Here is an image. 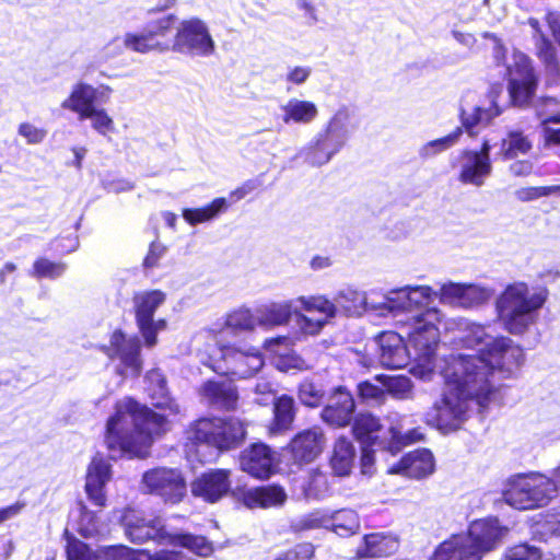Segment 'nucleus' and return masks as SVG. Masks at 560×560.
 <instances>
[{
    "instance_id": "nucleus-31",
    "label": "nucleus",
    "mask_w": 560,
    "mask_h": 560,
    "mask_svg": "<svg viewBox=\"0 0 560 560\" xmlns=\"http://www.w3.org/2000/svg\"><path fill=\"white\" fill-rule=\"evenodd\" d=\"M355 457L353 443L346 436L338 438L332 446L329 458L330 467L336 476H349Z\"/></svg>"
},
{
    "instance_id": "nucleus-4",
    "label": "nucleus",
    "mask_w": 560,
    "mask_h": 560,
    "mask_svg": "<svg viewBox=\"0 0 560 560\" xmlns=\"http://www.w3.org/2000/svg\"><path fill=\"white\" fill-rule=\"evenodd\" d=\"M247 428L248 423L235 416H205L189 424L187 439L196 447L205 445L224 454L243 446Z\"/></svg>"
},
{
    "instance_id": "nucleus-8",
    "label": "nucleus",
    "mask_w": 560,
    "mask_h": 560,
    "mask_svg": "<svg viewBox=\"0 0 560 560\" xmlns=\"http://www.w3.org/2000/svg\"><path fill=\"white\" fill-rule=\"evenodd\" d=\"M509 104L520 109L534 105L539 85V75L532 59L525 54H514L506 68Z\"/></svg>"
},
{
    "instance_id": "nucleus-7",
    "label": "nucleus",
    "mask_w": 560,
    "mask_h": 560,
    "mask_svg": "<svg viewBox=\"0 0 560 560\" xmlns=\"http://www.w3.org/2000/svg\"><path fill=\"white\" fill-rule=\"evenodd\" d=\"M351 432L360 444L375 445L377 451L392 456L416 441L409 434H402L395 425H385L381 417L371 411H360L354 416Z\"/></svg>"
},
{
    "instance_id": "nucleus-44",
    "label": "nucleus",
    "mask_w": 560,
    "mask_h": 560,
    "mask_svg": "<svg viewBox=\"0 0 560 560\" xmlns=\"http://www.w3.org/2000/svg\"><path fill=\"white\" fill-rule=\"evenodd\" d=\"M63 537L66 539V557L67 560H96L97 556L92 551L90 546L84 541L74 537L68 529H65Z\"/></svg>"
},
{
    "instance_id": "nucleus-63",
    "label": "nucleus",
    "mask_w": 560,
    "mask_h": 560,
    "mask_svg": "<svg viewBox=\"0 0 560 560\" xmlns=\"http://www.w3.org/2000/svg\"><path fill=\"white\" fill-rule=\"evenodd\" d=\"M276 366L279 371L288 372L290 370H303L304 360L296 353H285L279 355Z\"/></svg>"
},
{
    "instance_id": "nucleus-5",
    "label": "nucleus",
    "mask_w": 560,
    "mask_h": 560,
    "mask_svg": "<svg viewBox=\"0 0 560 560\" xmlns=\"http://www.w3.org/2000/svg\"><path fill=\"white\" fill-rule=\"evenodd\" d=\"M547 300L546 290L529 294L524 282L509 284L497 300V310L504 328L513 335L524 334L536 320V312Z\"/></svg>"
},
{
    "instance_id": "nucleus-16",
    "label": "nucleus",
    "mask_w": 560,
    "mask_h": 560,
    "mask_svg": "<svg viewBox=\"0 0 560 560\" xmlns=\"http://www.w3.org/2000/svg\"><path fill=\"white\" fill-rule=\"evenodd\" d=\"M233 489L230 468L207 469L190 482L191 495L208 504H215L228 495L232 498Z\"/></svg>"
},
{
    "instance_id": "nucleus-19",
    "label": "nucleus",
    "mask_w": 560,
    "mask_h": 560,
    "mask_svg": "<svg viewBox=\"0 0 560 560\" xmlns=\"http://www.w3.org/2000/svg\"><path fill=\"white\" fill-rule=\"evenodd\" d=\"M325 435L318 427L298 432L288 443L285 451L293 464L305 465L315 460L323 452Z\"/></svg>"
},
{
    "instance_id": "nucleus-1",
    "label": "nucleus",
    "mask_w": 560,
    "mask_h": 560,
    "mask_svg": "<svg viewBox=\"0 0 560 560\" xmlns=\"http://www.w3.org/2000/svg\"><path fill=\"white\" fill-rule=\"evenodd\" d=\"M487 371L477 358H447L441 370L445 388L427 412V424L442 433L454 432L468 419L469 401L486 409L492 399Z\"/></svg>"
},
{
    "instance_id": "nucleus-37",
    "label": "nucleus",
    "mask_w": 560,
    "mask_h": 560,
    "mask_svg": "<svg viewBox=\"0 0 560 560\" xmlns=\"http://www.w3.org/2000/svg\"><path fill=\"white\" fill-rule=\"evenodd\" d=\"M502 109L497 105L494 101L489 108H482L475 106L470 114L466 113L465 109H460L459 119L462 122V131H467L470 136L476 135L474 128L480 122L489 124L494 117L501 115Z\"/></svg>"
},
{
    "instance_id": "nucleus-6",
    "label": "nucleus",
    "mask_w": 560,
    "mask_h": 560,
    "mask_svg": "<svg viewBox=\"0 0 560 560\" xmlns=\"http://www.w3.org/2000/svg\"><path fill=\"white\" fill-rule=\"evenodd\" d=\"M556 497V483L540 472L520 474L509 479L503 490L506 504L517 510H536Z\"/></svg>"
},
{
    "instance_id": "nucleus-55",
    "label": "nucleus",
    "mask_w": 560,
    "mask_h": 560,
    "mask_svg": "<svg viewBox=\"0 0 560 560\" xmlns=\"http://www.w3.org/2000/svg\"><path fill=\"white\" fill-rule=\"evenodd\" d=\"M315 555V547L311 542H300L282 552L275 560H311Z\"/></svg>"
},
{
    "instance_id": "nucleus-20",
    "label": "nucleus",
    "mask_w": 560,
    "mask_h": 560,
    "mask_svg": "<svg viewBox=\"0 0 560 560\" xmlns=\"http://www.w3.org/2000/svg\"><path fill=\"white\" fill-rule=\"evenodd\" d=\"M509 348L512 351L520 353V346L514 343L511 338L499 336L493 338L482 349H480L478 354H452L448 358H477L480 360L482 364L487 366V380L492 386L491 397H493V395L498 392V387L493 382L494 370H502V363L504 362L502 358H504V353L505 351H509Z\"/></svg>"
},
{
    "instance_id": "nucleus-50",
    "label": "nucleus",
    "mask_w": 560,
    "mask_h": 560,
    "mask_svg": "<svg viewBox=\"0 0 560 560\" xmlns=\"http://www.w3.org/2000/svg\"><path fill=\"white\" fill-rule=\"evenodd\" d=\"M485 301L486 292L483 289L475 284H465L460 298L456 302V305L465 308H471L481 305Z\"/></svg>"
},
{
    "instance_id": "nucleus-18",
    "label": "nucleus",
    "mask_w": 560,
    "mask_h": 560,
    "mask_svg": "<svg viewBox=\"0 0 560 560\" xmlns=\"http://www.w3.org/2000/svg\"><path fill=\"white\" fill-rule=\"evenodd\" d=\"M232 499L235 503L249 509H270L282 505L287 500V493L282 486L269 483L248 488L246 485H238L232 490Z\"/></svg>"
},
{
    "instance_id": "nucleus-35",
    "label": "nucleus",
    "mask_w": 560,
    "mask_h": 560,
    "mask_svg": "<svg viewBox=\"0 0 560 560\" xmlns=\"http://www.w3.org/2000/svg\"><path fill=\"white\" fill-rule=\"evenodd\" d=\"M328 528L340 537L354 535L359 528V517L354 510L340 509L331 514L328 513Z\"/></svg>"
},
{
    "instance_id": "nucleus-47",
    "label": "nucleus",
    "mask_w": 560,
    "mask_h": 560,
    "mask_svg": "<svg viewBox=\"0 0 560 560\" xmlns=\"http://www.w3.org/2000/svg\"><path fill=\"white\" fill-rule=\"evenodd\" d=\"M75 530L84 538H92L100 534L97 517L94 512L80 503V515Z\"/></svg>"
},
{
    "instance_id": "nucleus-46",
    "label": "nucleus",
    "mask_w": 560,
    "mask_h": 560,
    "mask_svg": "<svg viewBox=\"0 0 560 560\" xmlns=\"http://www.w3.org/2000/svg\"><path fill=\"white\" fill-rule=\"evenodd\" d=\"M145 550L133 549L126 545L104 546L100 549V557L103 560H142Z\"/></svg>"
},
{
    "instance_id": "nucleus-39",
    "label": "nucleus",
    "mask_w": 560,
    "mask_h": 560,
    "mask_svg": "<svg viewBox=\"0 0 560 560\" xmlns=\"http://www.w3.org/2000/svg\"><path fill=\"white\" fill-rule=\"evenodd\" d=\"M430 560H472L458 534L441 542Z\"/></svg>"
},
{
    "instance_id": "nucleus-25",
    "label": "nucleus",
    "mask_w": 560,
    "mask_h": 560,
    "mask_svg": "<svg viewBox=\"0 0 560 560\" xmlns=\"http://www.w3.org/2000/svg\"><path fill=\"white\" fill-rule=\"evenodd\" d=\"M378 361L392 370L406 368L410 362L409 350L402 337L395 331H383L377 336Z\"/></svg>"
},
{
    "instance_id": "nucleus-57",
    "label": "nucleus",
    "mask_w": 560,
    "mask_h": 560,
    "mask_svg": "<svg viewBox=\"0 0 560 560\" xmlns=\"http://www.w3.org/2000/svg\"><path fill=\"white\" fill-rule=\"evenodd\" d=\"M357 394L361 401H381L385 398V390L370 381H362L357 385Z\"/></svg>"
},
{
    "instance_id": "nucleus-13",
    "label": "nucleus",
    "mask_w": 560,
    "mask_h": 560,
    "mask_svg": "<svg viewBox=\"0 0 560 560\" xmlns=\"http://www.w3.org/2000/svg\"><path fill=\"white\" fill-rule=\"evenodd\" d=\"M119 523L125 536L132 544H144L150 540L165 545L168 532L158 518H148L138 510L126 506L121 510Z\"/></svg>"
},
{
    "instance_id": "nucleus-24",
    "label": "nucleus",
    "mask_w": 560,
    "mask_h": 560,
    "mask_svg": "<svg viewBox=\"0 0 560 560\" xmlns=\"http://www.w3.org/2000/svg\"><path fill=\"white\" fill-rule=\"evenodd\" d=\"M110 477V465L103 457H93L86 469L84 491L90 502L98 509L106 506L105 487Z\"/></svg>"
},
{
    "instance_id": "nucleus-49",
    "label": "nucleus",
    "mask_w": 560,
    "mask_h": 560,
    "mask_svg": "<svg viewBox=\"0 0 560 560\" xmlns=\"http://www.w3.org/2000/svg\"><path fill=\"white\" fill-rule=\"evenodd\" d=\"M291 306L289 304H272L266 307L262 315V323L279 326L287 324L291 318Z\"/></svg>"
},
{
    "instance_id": "nucleus-48",
    "label": "nucleus",
    "mask_w": 560,
    "mask_h": 560,
    "mask_svg": "<svg viewBox=\"0 0 560 560\" xmlns=\"http://www.w3.org/2000/svg\"><path fill=\"white\" fill-rule=\"evenodd\" d=\"M460 136H462V128L457 127L451 133H448L442 138L429 141L421 149V156L430 158V156H433V155L448 149L458 140V138Z\"/></svg>"
},
{
    "instance_id": "nucleus-43",
    "label": "nucleus",
    "mask_w": 560,
    "mask_h": 560,
    "mask_svg": "<svg viewBox=\"0 0 560 560\" xmlns=\"http://www.w3.org/2000/svg\"><path fill=\"white\" fill-rule=\"evenodd\" d=\"M328 513L322 510H313L291 523L293 533H303L313 529L328 528Z\"/></svg>"
},
{
    "instance_id": "nucleus-26",
    "label": "nucleus",
    "mask_w": 560,
    "mask_h": 560,
    "mask_svg": "<svg viewBox=\"0 0 560 560\" xmlns=\"http://www.w3.org/2000/svg\"><path fill=\"white\" fill-rule=\"evenodd\" d=\"M145 392L151 399L152 406L156 409L170 410L173 413L178 412V405L170 396L166 377L156 369L150 370L145 374Z\"/></svg>"
},
{
    "instance_id": "nucleus-61",
    "label": "nucleus",
    "mask_w": 560,
    "mask_h": 560,
    "mask_svg": "<svg viewBox=\"0 0 560 560\" xmlns=\"http://www.w3.org/2000/svg\"><path fill=\"white\" fill-rule=\"evenodd\" d=\"M552 194L550 186L523 187L515 191L520 201L527 202Z\"/></svg>"
},
{
    "instance_id": "nucleus-38",
    "label": "nucleus",
    "mask_w": 560,
    "mask_h": 560,
    "mask_svg": "<svg viewBox=\"0 0 560 560\" xmlns=\"http://www.w3.org/2000/svg\"><path fill=\"white\" fill-rule=\"evenodd\" d=\"M283 121L289 124L291 121L296 124H308L318 114L317 107L313 102L291 100L283 107Z\"/></svg>"
},
{
    "instance_id": "nucleus-40",
    "label": "nucleus",
    "mask_w": 560,
    "mask_h": 560,
    "mask_svg": "<svg viewBox=\"0 0 560 560\" xmlns=\"http://www.w3.org/2000/svg\"><path fill=\"white\" fill-rule=\"evenodd\" d=\"M345 300L346 294L342 292L335 298V302L324 296H316L305 303V310L319 312L324 314L327 319L336 315L338 307L342 308L346 313L351 312V307L345 304Z\"/></svg>"
},
{
    "instance_id": "nucleus-62",
    "label": "nucleus",
    "mask_w": 560,
    "mask_h": 560,
    "mask_svg": "<svg viewBox=\"0 0 560 560\" xmlns=\"http://www.w3.org/2000/svg\"><path fill=\"white\" fill-rule=\"evenodd\" d=\"M465 284L448 282L444 283L439 291V298L442 303L456 304L464 290Z\"/></svg>"
},
{
    "instance_id": "nucleus-17",
    "label": "nucleus",
    "mask_w": 560,
    "mask_h": 560,
    "mask_svg": "<svg viewBox=\"0 0 560 560\" xmlns=\"http://www.w3.org/2000/svg\"><path fill=\"white\" fill-rule=\"evenodd\" d=\"M98 349L109 359H118L124 369L129 370L135 376H139L142 370L141 345L137 336L128 338L120 329H115L107 345Z\"/></svg>"
},
{
    "instance_id": "nucleus-11",
    "label": "nucleus",
    "mask_w": 560,
    "mask_h": 560,
    "mask_svg": "<svg viewBox=\"0 0 560 560\" xmlns=\"http://www.w3.org/2000/svg\"><path fill=\"white\" fill-rule=\"evenodd\" d=\"M143 492L162 499L165 504L180 503L187 493L183 472L176 468L155 467L142 475Z\"/></svg>"
},
{
    "instance_id": "nucleus-2",
    "label": "nucleus",
    "mask_w": 560,
    "mask_h": 560,
    "mask_svg": "<svg viewBox=\"0 0 560 560\" xmlns=\"http://www.w3.org/2000/svg\"><path fill=\"white\" fill-rule=\"evenodd\" d=\"M124 46L139 54L174 51L192 56H210L215 44L207 24L192 16L179 21L175 13L149 20L142 32L124 35Z\"/></svg>"
},
{
    "instance_id": "nucleus-27",
    "label": "nucleus",
    "mask_w": 560,
    "mask_h": 560,
    "mask_svg": "<svg viewBox=\"0 0 560 560\" xmlns=\"http://www.w3.org/2000/svg\"><path fill=\"white\" fill-rule=\"evenodd\" d=\"M399 547L396 537L383 533H370L363 536L355 550L357 558H382L394 555Z\"/></svg>"
},
{
    "instance_id": "nucleus-29",
    "label": "nucleus",
    "mask_w": 560,
    "mask_h": 560,
    "mask_svg": "<svg viewBox=\"0 0 560 560\" xmlns=\"http://www.w3.org/2000/svg\"><path fill=\"white\" fill-rule=\"evenodd\" d=\"M459 160L462 164L457 179L464 185L480 187L492 172V163L482 161L477 155L469 154L464 150L459 153Z\"/></svg>"
},
{
    "instance_id": "nucleus-15",
    "label": "nucleus",
    "mask_w": 560,
    "mask_h": 560,
    "mask_svg": "<svg viewBox=\"0 0 560 560\" xmlns=\"http://www.w3.org/2000/svg\"><path fill=\"white\" fill-rule=\"evenodd\" d=\"M238 468L257 480H267L278 470L277 452L264 442H253L237 456Z\"/></svg>"
},
{
    "instance_id": "nucleus-59",
    "label": "nucleus",
    "mask_w": 560,
    "mask_h": 560,
    "mask_svg": "<svg viewBox=\"0 0 560 560\" xmlns=\"http://www.w3.org/2000/svg\"><path fill=\"white\" fill-rule=\"evenodd\" d=\"M298 396L308 407H317L320 404L322 395L311 382H304L299 386Z\"/></svg>"
},
{
    "instance_id": "nucleus-54",
    "label": "nucleus",
    "mask_w": 560,
    "mask_h": 560,
    "mask_svg": "<svg viewBox=\"0 0 560 560\" xmlns=\"http://www.w3.org/2000/svg\"><path fill=\"white\" fill-rule=\"evenodd\" d=\"M86 119H92V127L101 135H106L114 130V121L104 108H94L86 115Z\"/></svg>"
},
{
    "instance_id": "nucleus-42",
    "label": "nucleus",
    "mask_w": 560,
    "mask_h": 560,
    "mask_svg": "<svg viewBox=\"0 0 560 560\" xmlns=\"http://www.w3.org/2000/svg\"><path fill=\"white\" fill-rule=\"evenodd\" d=\"M256 326V318L249 310L230 312L220 331H250Z\"/></svg>"
},
{
    "instance_id": "nucleus-21",
    "label": "nucleus",
    "mask_w": 560,
    "mask_h": 560,
    "mask_svg": "<svg viewBox=\"0 0 560 560\" xmlns=\"http://www.w3.org/2000/svg\"><path fill=\"white\" fill-rule=\"evenodd\" d=\"M355 401L350 390L340 385L332 389L329 402L320 411L322 420L340 429L348 427L354 418Z\"/></svg>"
},
{
    "instance_id": "nucleus-23",
    "label": "nucleus",
    "mask_w": 560,
    "mask_h": 560,
    "mask_svg": "<svg viewBox=\"0 0 560 560\" xmlns=\"http://www.w3.org/2000/svg\"><path fill=\"white\" fill-rule=\"evenodd\" d=\"M200 395L219 411L233 412L240 405L237 386L230 381L207 380L201 385Z\"/></svg>"
},
{
    "instance_id": "nucleus-12",
    "label": "nucleus",
    "mask_w": 560,
    "mask_h": 560,
    "mask_svg": "<svg viewBox=\"0 0 560 560\" xmlns=\"http://www.w3.org/2000/svg\"><path fill=\"white\" fill-rule=\"evenodd\" d=\"M412 328L407 331L409 346L415 351L416 360H430L440 342V312L427 308L409 317Z\"/></svg>"
},
{
    "instance_id": "nucleus-28",
    "label": "nucleus",
    "mask_w": 560,
    "mask_h": 560,
    "mask_svg": "<svg viewBox=\"0 0 560 560\" xmlns=\"http://www.w3.org/2000/svg\"><path fill=\"white\" fill-rule=\"evenodd\" d=\"M96 100L97 90L88 83L79 82L62 101L61 107L78 114L80 120H85L86 115L95 108Z\"/></svg>"
},
{
    "instance_id": "nucleus-64",
    "label": "nucleus",
    "mask_w": 560,
    "mask_h": 560,
    "mask_svg": "<svg viewBox=\"0 0 560 560\" xmlns=\"http://www.w3.org/2000/svg\"><path fill=\"white\" fill-rule=\"evenodd\" d=\"M144 556L147 560H192L184 552L172 549H161L154 553H150L145 550Z\"/></svg>"
},
{
    "instance_id": "nucleus-14",
    "label": "nucleus",
    "mask_w": 560,
    "mask_h": 560,
    "mask_svg": "<svg viewBox=\"0 0 560 560\" xmlns=\"http://www.w3.org/2000/svg\"><path fill=\"white\" fill-rule=\"evenodd\" d=\"M503 534L504 528L494 518L476 520L469 525L466 533L458 534V536L472 560H481L486 553L498 547Z\"/></svg>"
},
{
    "instance_id": "nucleus-30",
    "label": "nucleus",
    "mask_w": 560,
    "mask_h": 560,
    "mask_svg": "<svg viewBox=\"0 0 560 560\" xmlns=\"http://www.w3.org/2000/svg\"><path fill=\"white\" fill-rule=\"evenodd\" d=\"M165 545L180 547L194 555L208 558L214 552V545L206 536L192 533H168Z\"/></svg>"
},
{
    "instance_id": "nucleus-51",
    "label": "nucleus",
    "mask_w": 560,
    "mask_h": 560,
    "mask_svg": "<svg viewBox=\"0 0 560 560\" xmlns=\"http://www.w3.org/2000/svg\"><path fill=\"white\" fill-rule=\"evenodd\" d=\"M537 57L545 65L546 68L551 70L558 69V58L556 48L550 39L541 36L537 43Z\"/></svg>"
},
{
    "instance_id": "nucleus-32",
    "label": "nucleus",
    "mask_w": 560,
    "mask_h": 560,
    "mask_svg": "<svg viewBox=\"0 0 560 560\" xmlns=\"http://www.w3.org/2000/svg\"><path fill=\"white\" fill-rule=\"evenodd\" d=\"M296 415L295 401L292 396L282 394L272 404L270 431L279 433L292 428Z\"/></svg>"
},
{
    "instance_id": "nucleus-10",
    "label": "nucleus",
    "mask_w": 560,
    "mask_h": 560,
    "mask_svg": "<svg viewBox=\"0 0 560 560\" xmlns=\"http://www.w3.org/2000/svg\"><path fill=\"white\" fill-rule=\"evenodd\" d=\"M218 355H210V368L218 374L248 378L259 372L265 360L258 351H243L233 345H219Z\"/></svg>"
},
{
    "instance_id": "nucleus-45",
    "label": "nucleus",
    "mask_w": 560,
    "mask_h": 560,
    "mask_svg": "<svg viewBox=\"0 0 560 560\" xmlns=\"http://www.w3.org/2000/svg\"><path fill=\"white\" fill-rule=\"evenodd\" d=\"M67 269L62 261H52L46 257H38L34 260L31 275L37 279H56L61 277Z\"/></svg>"
},
{
    "instance_id": "nucleus-9",
    "label": "nucleus",
    "mask_w": 560,
    "mask_h": 560,
    "mask_svg": "<svg viewBox=\"0 0 560 560\" xmlns=\"http://www.w3.org/2000/svg\"><path fill=\"white\" fill-rule=\"evenodd\" d=\"M350 113L347 108L339 109L306 149V160L314 166L326 164L334 154L340 151L347 138V125Z\"/></svg>"
},
{
    "instance_id": "nucleus-33",
    "label": "nucleus",
    "mask_w": 560,
    "mask_h": 560,
    "mask_svg": "<svg viewBox=\"0 0 560 560\" xmlns=\"http://www.w3.org/2000/svg\"><path fill=\"white\" fill-rule=\"evenodd\" d=\"M166 294L159 289L133 293V313L136 322L152 320L155 311L165 302Z\"/></svg>"
},
{
    "instance_id": "nucleus-52",
    "label": "nucleus",
    "mask_w": 560,
    "mask_h": 560,
    "mask_svg": "<svg viewBox=\"0 0 560 560\" xmlns=\"http://www.w3.org/2000/svg\"><path fill=\"white\" fill-rule=\"evenodd\" d=\"M433 294L434 292L429 285L409 288L407 294L408 306L415 305L417 308L424 307L427 310L429 308L428 305L432 302Z\"/></svg>"
},
{
    "instance_id": "nucleus-36",
    "label": "nucleus",
    "mask_w": 560,
    "mask_h": 560,
    "mask_svg": "<svg viewBox=\"0 0 560 560\" xmlns=\"http://www.w3.org/2000/svg\"><path fill=\"white\" fill-rule=\"evenodd\" d=\"M532 148V141L522 130H511L501 140L499 154L503 160H513L527 154Z\"/></svg>"
},
{
    "instance_id": "nucleus-56",
    "label": "nucleus",
    "mask_w": 560,
    "mask_h": 560,
    "mask_svg": "<svg viewBox=\"0 0 560 560\" xmlns=\"http://www.w3.org/2000/svg\"><path fill=\"white\" fill-rule=\"evenodd\" d=\"M387 390L398 398L408 397L412 392V382L408 376H390L385 383Z\"/></svg>"
},
{
    "instance_id": "nucleus-22",
    "label": "nucleus",
    "mask_w": 560,
    "mask_h": 560,
    "mask_svg": "<svg viewBox=\"0 0 560 560\" xmlns=\"http://www.w3.org/2000/svg\"><path fill=\"white\" fill-rule=\"evenodd\" d=\"M435 470L433 453L424 447L416 448L404 454L387 472L409 479L421 480L431 476Z\"/></svg>"
},
{
    "instance_id": "nucleus-3",
    "label": "nucleus",
    "mask_w": 560,
    "mask_h": 560,
    "mask_svg": "<svg viewBox=\"0 0 560 560\" xmlns=\"http://www.w3.org/2000/svg\"><path fill=\"white\" fill-rule=\"evenodd\" d=\"M166 416L125 397L115 404L114 413L107 419L104 442L108 451L128 457H145L154 435L165 433Z\"/></svg>"
},
{
    "instance_id": "nucleus-58",
    "label": "nucleus",
    "mask_w": 560,
    "mask_h": 560,
    "mask_svg": "<svg viewBox=\"0 0 560 560\" xmlns=\"http://www.w3.org/2000/svg\"><path fill=\"white\" fill-rule=\"evenodd\" d=\"M167 252V246L162 242L155 240L149 244L148 253L143 258L142 267L144 269H152L159 266L160 259Z\"/></svg>"
},
{
    "instance_id": "nucleus-34",
    "label": "nucleus",
    "mask_w": 560,
    "mask_h": 560,
    "mask_svg": "<svg viewBox=\"0 0 560 560\" xmlns=\"http://www.w3.org/2000/svg\"><path fill=\"white\" fill-rule=\"evenodd\" d=\"M229 205L224 197L214 198L210 203L199 208H185L182 212L185 221L190 225H197L213 220L226 211Z\"/></svg>"
},
{
    "instance_id": "nucleus-53",
    "label": "nucleus",
    "mask_w": 560,
    "mask_h": 560,
    "mask_svg": "<svg viewBox=\"0 0 560 560\" xmlns=\"http://www.w3.org/2000/svg\"><path fill=\"white\" fill-rule=\"evenodd\" d=\"M307 491L315 498H323L329 492L328 476L319 469H313L307 483Z\"/></svg>"
},
{
    "instance_id": "nucleus-41",
    "label": "nucleus",
    "mask_w": 560,
    "mask_h": 560,
    "mask_svg": "<svg viewBox=\"0 0 560 560\" xmlns=\"http://www.w3.org/2000/svg\"><path fill=\"white\" fill-rule=\"evenodd\" d=\"M542 556V550L538 546L528 541H518L508 546L500 560H541Z\"/></svg>"
},
{
    "instance_id": "nucleus-60",
    "label": "nucleus",
    "mask_w": 560,
    "mask_h": 560,
    "mask_svg": "<svg viewBox=\"0 0 560 560\" xmlns=\"http://www.w3.org/2000/svg\"><path fill=\"white\" fill-rule=\"evenodd\" d=\"M19 135L26 139L28 144H38L44 141L47 131L43 128H37L30 122H22L19 125Z\"/></svg>"
}]
</instances>
